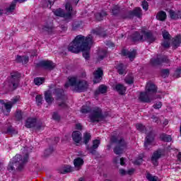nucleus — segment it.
Masks as SVG:
<instances>
[{
  "instance_id": "obj_20",
  "label": "nucleus",
  "mask_w": 181,
  "mask_h": 181,
  "mask_svg": "<svg viewBox=\"0 0 181 181\" xmlns=\"http://www.w3.org/2000/svg\"><path fill=\"white\" fill-rule=\"evenodd\" d=\"M169 15H170V18L171 19H173V21H177V19H180V18H181L180 11H175L173 10H170Z\"/></svg>"
},
{
  "instance_id": "obj_56",
  "label": "nucleus",
  "mask_w": 181,
  "mask_h": 181,
  "mask_svg": "<svg viewBox=\"0 0 181 181\" xmlns=\"http://www.w3.org/2000/svg\"><path fill=\"white\" fill-rule=\"evenodd\" d=\"M153 122H158V119H159L158 117L153 116L152 117Z\"/></svg>"
},
{
  "instance_id": "obj_14",
  "label": "nucleus",
  "mask_w": 181,
  "mask_h": 181,
  "mask_svg": "<svg viewBox=\"0 0 181 181\" xmlns=\"http://www.w3.org/2000/svg\"><path fill=\"white\" fill-rule=\"evenodd\" d=\"M93 76V83L95 84H97V83H100V81H101V80L103 79V70L98 68V70L94 72Z\"/></svg>"
},
{
  "instance_id": "obj_62",
  "label": "nucleus",
  "mask_w": 181,
  "mask_h": 181,
  "mask_svg": "<svg viewBox=\"0 0 181 181\" xmlns=\"http://www.w3.org/2000/svg\"><path fill=\"white\" fill-rule=\"evenodd\" d=\"M118 159H119V158H115V159L113 160V161L115 162V163H117V162H118V161H117Z\"/></svg>"
},
{
  "instance_id": "obj_29",
  "label": "nucleus",
  "mask_w": 181,
  "mask_h": 181,
  "mask_svg": "<svg viewBox=\"0 0 181 181\" xmlns=\"http://www.w3.org/2000/svg\"><path fill=\"white\" fill-rule=\"evenodd\" d=\"M100 93L101 94H104L105 93H107V86H104V85H100L98 88V90H95V95L100 94Z\"/></svg>"
},
{
  "instance_id": "obj_27",
  "label": "nucleus",
  "mask_w": 181,
  "mask_h": 181,
  "mask_svg": "<svg viewBox=\"0 0 181 181\" xmlns=\"http://www.w3.org/2000/svg\"><path fill=\"white\" fill-rule=\"evenodd\" d=\"M131 15L132 16H136L137 18H141L142 16V10L141 8L137 7L134 8L133 11H131Z\"/></svg>"
},
{
  "instance_id": "obj_31",
  "label": "nucleus",
  "mask_w": 181,
  "mask_h": 181,
  "mask_svg": "<svg viewBox=\"0 0 181 181\" xmlns=\"http://www.w3.org/2000/svg\"><path fill=\"white\" fill-rule=\"evenodd\" d=\"M127 69V66H124V64H120L119 66H117V71L119 74H125L127 71H125Z\"/></svg>"
},
{
  "instance_id": "obj_47",
  "label": "nucleus",
  "mask_w": 181,
  "mask_h": 181,
  "mask_svg": "<svg viewBox=\"0 0 181 181\" xmlns=\"http://www.w3.org/2000/svg\"><path fill=\"white\" fill-rule=\"evenodd\" d=\"M127 175H129V176L134 175V173H135V169L134 168H129L127 171Z\"/></svg>"
},
{
  "instance_id": "obj_2",
  "label": "nucleus",
  "mask_w": 181,
  "mask_h": 181,
  "mask_svg": "<svg viewBox=\"0 0 181 181\" xmlns=\"http://www.w3.org/2000/svg\"><path fill=\"white\" fill-rule=\"evenodd\" d=\"M82 114H87L90 112L89 119L90 122H98L103 119L104 116L103 112L99 107H95L91 109L90 103H87L86 105H83L81 110Z\"/></svg>"
},
{
  "instance_id": "obj_38",
  "label": "nucleus",
  "mask_w": 181,
  "mask_h": 181,
  "mask_svg": "<svg viewBox=\"0 0 181 181\" xmlns=\"http://www.w3.org/2000/svg\"><path fill=\"white\" fill-rule=\"evenodd\" d=\"M105 56H107V51H105V50L100 51L98 52V59L103 60V59H104V57H105Z\"/></svg>"
},
{
  "instance_id": "obj_61",
  "label": "nucleus",
  "mask_w": 181,
  "mask_h": 181,
  "mask_svg": "<svg viewBox=\"0 0 181 181\" xmlns=\"http://www.w3.org/2000/svg\"><path fill=\"white\" fill-rule=\"evenodd\" d=\"M59 106L60 107H66V103H61V104H59Z\"/></svg>"
},
{
  "instance_id": "obj_41",
  "label": "nucleus",
  "mask_w": 181,
  "mask_h": 181,
  "mask_svg": "<svg viewBox=\"0 0 181 181\" xmlns=\"http://www.w3.org/2000/svg\"><path fill=\"white\" fill-rule=\"evenodd\" d=\"M35 100L37 105H40V104H42V102L43 101V97L42 96V95H38L36 96Z\"/></svg>"
},
{
  "instance_id": "obj_48",
  "label": "nucleus",
  "mask_w": 181,
  "mask_h": 181,
  "mask_svg": "<svg viewBox=\"0 0 181 181\" xmlns=\"http://www.w3.org/2000/svg\"><path fill=\"white\" fill-rule=\"evenodd\" d=\"M53 119H55L56 121H59L60 119V115L57 113H53L52 115Z\"/></svg>"
},
{
  "instance_id": "obj_40",
  "label": "nucleus",
  "mask_w": 181,
  "mask_h": 181,
  "mask_svg": "<svg viewBox=\"0 0 181 181\" xmlns=\"http://www.w3.org/2000/svg\"><path fill=\"white\" fill-rule=\"evenodd\" d=\"M124 80L127 84H132V83H134V77L132 75H129L127 77H126Z\"/></svg>"
},
{
  "instance_id": "obj_11",
  "label": "nucleus",
  "mask_w": 181,
  "mask_h": 181,
  "mask_svg": "<svg viewBox=\"0 0 181 181\" xmlns=\"http://www.w3.org/2000/svg\"><path fill=\"white\" fill-rule=\"evenodd\" d=\"M154 138H155V134H153V132H150L147 134L145 142H144V148H146V149H149L150 148H152V146H153Z\"/></svg>"
},
{
  "instance_id": "obj_59",
  "label": "nucleus",
  "mask_w": 181,
  "mask_h": 181,
  "mask_svg": "<svg viewBox=\"0 0 181 181\" xmlns=\"http://www.w3.org/2000/svg\"><path fill=\"white\" fill-rule=\"evenodd\" d=\"M25 1L26 0H14V2H16H16H19L20 4H22V2H25Z\"/></svg>"
},
{
  "instance_id": "obj_36",
  "label": "nucleus",
  "mask_w": 181,
  "mask_h": 181,
  "mask_svg": "<svg viewBox=\"0 0 181 181\" xmlns=\"http://www.w3.org/2000/svg\"><path fill=\"white\" fill-rule=\"evenodd\" d=\"M35 86H42L45 83V78H35L34 79Z\"/></svg>"
},
{
  "instance_id": "obj_23",
  "label": "nucleus",
  "mask_w": 181,
  "mask_h": 181,
  "mask_svg": "<svg viewBox=\"0 0 181 181\" xmlns=\"http://www.w3.org/2000/svg\"><path fill=\"white\" fill-rule=\"evenodd\" d=\"M74 168L71 165H65L59 169V173L64 175L66 173H70V172H73Z\"/></svg>"
},
{
  "instance_id": "obj_64",
  "label": "nucleus",
  "mask_w": 181,
  "mask_h": 181,
  "mask_svg": "<svg viewBox=\"0 0 181 181\" xmlns=\"http://www.w3.org/2000/svg\"><path fill=\"white\" fill-rule=\"evenodd\" d=\"M78 1H80V0H76V1H75V2H76V4H78Z\"/></svg>"
},
{
  "instance_id": "obj_5",
  "label": "nucleus",
  "mask_w": 181,
  "mask_h": 181,
  "mask_svg": "<svg viewBox=\"0 0 181 181\" xmlns=\"http://www.w3.org/2000/svg\"><path fill=\"white\" fill-rule=\"evenodd\" d=\"M156 90L155 84L148 82L146 86V91L140 93L139 100L142 103H152L155 100L153 94L156 93Z\"/></svg>"
},
{
  "instance_id": "obj_33",
  "label": "nucleus",
  "mask_w": 181,
  "mask_h": 181,
  "mask_svg": "<svg viewBox=\"0 0 181 181\" xmlns=\"http://www.w3.org/2000/svg\"><path fill=\"white\" fill-rule=\"evenodd\" d=\"M16 60L19 63L23 62L24 64H26V63H28V62H29V57H23H23L17 56Z\"/></svg>"
},
{
  "instance_id": "obj_9",
  "label": "nucleus",
  "mask_w": 181,
  "mask_h": 181,
  "mask_svg": "<svg viewBox=\"0 0 181 181\" xmlns=\"http://www.w3.org/2000/svg\"><path fill=\"white\" fill-rule=\"evenodd\" d=\"M66 11L68 13L65 14L62 8H58L54 11V15L56 16H60L61 18H65V19H70L71 18V12L73 11V7L70 3H66L65 5Z\"/></svg>"
},
{
  "instance_id": "obj_21",
  "label": "nucleus",
  "mask_w": 181,
  "mask_h": 181,
  "mask_svg": "<svg viewBox=\"0 0 181 181\" xmlns=\"http://www.w3.org/2000/svg\"><path fill=\"white\" fill-rule=\"evenodd\" d=\"M40 66H42V67H45V69H54L55 67V64L50 62V61H42L40 62Z\"/></svg>"
},
{
  "instance_id": "obj_3",
  "label": "nucleus",
  "mask_w": 181,
  "mask_h": 181,
  "mask_svg": "<svg viewBox=\"0 0 181 181\" xmlns=\"http://www.w3.org/2000/svg\"><path fill=\"white\" fill-rule=\"evenodd\" d=\"M69 87H72V90L76 93H83L87 90L88 85L84 80H79L76 76H69L68 81L65 83V88H69Z\"/></svg>"
},
{
  "instance_id": "obj_25",
  "label": "nucleus",
  "mask_w": 181,
  "mask_h": 181,
  "mask_svg": "<svg viewBox=\"0 0 181 181\" xmlns=\"http://www.w3.org/2000/svg\"><path fill=\"white\" fill-rule=\"evenodd\" d=\"M36 126V119L35 118H28L25 122L26 128H33Z\"/></svg>"
},
{
  "instance_id": "obj_43",
  "label": "nucleus",
  "mask_w": 181,
  "mask_h": 181,
  "mask_svg": "<svg viewBox=\"0 0 181 181\" xmlns=\"http://www.w3.org/2000/svg\"><path fill=\"white\" fill-rule=\"evenodd\" d=\"M141 6L143 9H144L145 11H148V8L149 6V5L148 4V1H142Z\"/></svg>"
},
{
  "instance_id": "obj_54",
  "label": "nucleus",
  "mask_w": 181,
  "mask_h": 181,
  "mask_svg": "<svg viewBox=\"0 0 181 181\" xmlns=\"http://www.w3.org/2000/svg\"><path fill=\"white\" fill-rule=\"evenodd\" d=\"M120 165L122 166H124V165H125V158H120Z\"/></svg>"
},
{
  "instance_id": "obj_1",
  "label": "nucleus",
  "mask_w": 181,
  "mask_h": 181,
  "mask_svg": "<svg viewBox=\"0 0 181 181\" xmlns=\"http://www.w3.org/2000/svg\"><path fill=\"white\" fill-rule=\"evenodd\" d=\"M101 32H103V30L101 28H98L93 30L87 37L77 35L73 42L69 44L68 47L69 51L72 53L83 52V56L87 60V59L90 58V50L93 45V39L94 36H101Z\"/></svg>"
},
{
  "instance_id": "obj_8",
  "label": "nucleus",
  "mask_w": 181,
  "mask_h": 181,
  "mask_svg": "<svg viewBox=\"0 0 181 181\" xmlns=\"http://www.w3.org/2000/svg\"><path fill=\"white\" fill-rule=\"evenodd\" d=\"M134 41L148 40V42H149L150 43H152V42H154V40H155V37L153 35H152V33H151L149 32L142 31L141 35L136 32L134 34Z\"/></svg>"
},
{
  "instance_id": "obj_35",
  "label": "nucleus",
  "mask_w": 181,
  "mask_h": 181,
  "mask_svg": "<svg viewBox=\"0 0 181 181\" xmlns=\"http://www.w3.org/2000/svg\"><path fill=\"white\" fill-rule=\"evenodd\" d=\"M146 179L148 181H160V179H159V177H158L157 176H153L149 173L146 175Z\"/></svg>"
},
{
  "instance_id": "obj_10",
  "label": "nucleus",
  "mask_w": 181,
  "mask_h": 181,
  "mask_svg": "<svg viewBox=\"0 0 181 181\" xmlns=\"http://www.w3.org/2000/svg\"><path fill=\"white\" fill-rule=\"evenodd\" d=\"M21 100L20 97H16L11 100L10 102L4 103V106L6 111H4L5 115H8L9 112H11V110H12V107L16 104V103H18V101Z\"/></svg>"
},
{
  "instance_id": "obj_60",
  "label": "nucleus",
  "mask_w": 181,
  "mask_h": 181,
  "mask_svg": "<svg viewBox=\"0 0 181 181\" xmlns=\"http://www.w3.org/2000/svg\"><path fill=\"white\" fill-rule=\"evenodd\" d=\"M177 159L178 160H181V153H179L177 155Z\"/></svg>"
},
{
  "instance_id": "obj_12",
  "label": "nucleus",
  "mask_w": 181,
  "mask_h": 181,
  "mask_svg": "<svg viewBox=\"0 0 181 181\" xmlns=\"http://www.w3.org/2000/svg\"><path fill=\"white\" fill-rule=\"evenodd\" d=\"M16 8V1H13L8 7L6 8H0V15H4V13H12L13 11H15Z\"/></svg>"
},
{
  "instance_id": "obj_39",
  "label": "nucleus",
  "mask_w": 181,
  "mask_h": 181,
  "mask_svg": "<svg viewBox=\"0 0 181 181\" xmlns=\"http://www.w3.org/2000/svg\"><path fill=\"white\" fill-rule=\"evenodd\" d=\"M106 15H107V13L103 11L100 13L96 14L95 18L97 21H103V18H104V16H105Z\"/></svg>"
},
{
  "instance_id": "obj_55",
  "label": "nucleus",
  "mask_w": 181,
  "mask_h": 181,
  "mask_svg": "<svg viewBox=\"0 0 181 181\" xmlns=\"http://www.w3.org/2000/svg\"><path fill=\"white\" fill-rule=\"evenodd\" d=\"M107 45L108 46V47H114L115 46L114 43L112 42H108Z\"/></svg>"
},
{
  "instance_id": "obj_26",
  "label": "nucleus",
  "mask_w": 181,
  "mask_h": 181,
  "mask_svg": "<svg viewBox=\"0 0 181 181\" xmlns=\"http://www.w3.org/2000/svg\"><path fill=\"white\" fill-rule=\"evenodd\" d=\"M45 99L47 104H52V103H53V97L52 96L51 90H47L45 93Z\"/></svg>"
},
{
  "instance_id": "obj_16",
  "label": "nucleus",
  "mask_w": 181,
  "mask_h": 181,
  "mask_svg": "<svg viewBox=\"0 0 181 181\" xmlns=\"http://www.w3.org/2000/svg\"><path fill=\"white\" fill-rule=\"evenodd\" d=\"M161 156L162 151L160 150H158L153 153L151 157V162L155 166L158 165V160Z\"/></svg>"
},
{
  "instance_id": "obj_28",
  "label": "nucleus",
  "mask_w": 181,
  "mask_h": 181,
  "mask_svg": "<svg viewBox=\"0 0 181 181\" xmlns=\"http://www.w3.org/2000/svg\"><path fill=\"white\" fill-rule=\"evenodd\" d=\"M181 44V35H177V37H175L173 41V47H179V46H180Z\"/></svg>"
},
{
  "instance_id": "obj_19",
  "label": "nucleus",
  "mask_w": 181,
  "mask_h": 181,
  "mask_svg": "<svg viewBox=\"0 0 181 181\" xmlns=\"http://www.w3.org/2000/svg\"><path fill=\"white\" fill-rule=\"evenodd\" d=\"M84 163V160L81 158H76L74 160V165L76 170H80Z\"/></svg>"
},
{
  "instance_id": "obj_63",
  "label": "nucleus",
  "mask_w": 181,
  "mask_h": 181,
  "mask_svg": "<svg viewBox=\"0 0 181 181\" xmlns=\"http://www.w3.org/2000/svg\"><path fill=\"white\" fill-rule=\"evenodd\" d=\"M78 181H84V178L83 177H81V178H79Z\"/></svg>"
},
{
  "instance_id": "obj_18",
  "label": "nucleus",
  "mask_w": 181,
  "mask_h": 181,
  "mask_svg": "<svg viewBox=\"0 0 181 181\" xmlns=\"http://www.w3.org/2000/svg\"><path fill=\"white\" fill-rule=\"evenodd\" d=\"M72 139L76 144H80L82 139L81 132L78 131H74L72 133Z\"/></svg>"
},
{
  "instance_id": "obj_7",
  "label": "nucleus",
  "mask_w": 181,
  "mask_h": 181,
  "mask_svg": "<svg viewBox=\"0 0 181 181\" xmlns=\"http://www.w3.org/2000/svg\"><path fill=\"white\" fill-rule=\"evenodd\" d=\"M21 78V74L18 72H12L11 76L6 84L12 90H16L19 86V80Z\"/></svg>"
},
{
  "instance_id": "obj_42",
  "label": "nucleus",
  "mask_w": 181,
  "mask_h": 181,
  "mask_svg": "<svg viewBox=\"0 0 181 181\" xmlns=\"http://www.w3.org/2000/svg\"><path fill=\"white\" fill-rule=\"evenodd\" d=\"M136 127L138 131H140L141 132H145V126H144L142 124H137Z\"/></svg>"
},
{
  "instance_id": "obj_15",
  "label": "nucleus",
  "mask_w": 181,
  "mask_h": 181,
  "mask_svg": "<svg viewBox=\"0 0 181 181\" xmlns=\"http://www.w3.org/2000/svg\"><path fill=\"white\" fill-rule=\"evenodd\" d=\"M122 54L123 56H127L130 60H134L135 56H136V50L133 49L132 51H128L127 49H123L122 51Z\"/></svg>"
},
{
  "instance_id": "obj_50",
  "label": "nucleus",
  "mask_w": 181,
  "mask_h": 181,
  "mask_svg": "<svg viewBox=\"0 0 181 181\" xmlns=\"http://www.w3.org/2000/svg\"><path fill=\"white\" fill-rule=\"evenodd\" d=\"M75 128H76V129H78V131H81V129H83V125H81V124H80V123H77L75 125Z\"/></svg>"
},
{
  "instance_id": "obj_52",
  "label": "nucleus",
  "mask_w": 181,
  "mask_h": 181,
  "mask_svg": "<svg viewBox=\"0 0 181 181\" xmlns=\"http://www.w3.org/2000/svg\"><path fill=\"white\" fill-rule=\"evenodd\" d=\"M163 77H167V76H169V69L163 70Z\"/></svg>"
},
{
  "instance_id": "obj_46",
  "label": "nucleus",
  "mask_w": 181,
  "mask_h": 181,
  "mask_svg": "<svg viewBox=\"0 0 181 181\" xmlns=\"http://www.w3.org/2000/svg\"><path fill=\"white\" fill-rule=\"evenodd\" d=\"M16 118H17L18 120L22 119V111L18 110L16 112Z\"/></svg>"
},
{
  "instance_id": "obj_44",
  "label": "nucleus",
  "mask_w": 181,
  "mask_h": 181,
  "mask_svg": "<svg viewBox=\"0 0 181 181\" xmlns=\"http://www.w3.org/2000/svg\"><path fill=\"white\" fill-rule=\"evenodd\" d=\"M54 4V0H48V1L46 3V7L47 8H52V5Z\"/></svg>"
},
{
  "instance_id": "obj_58",
  "label": "nucleus",
  "mask_w": 181,
  "mask_h": 181,
  "mask_svg": "<svg viewBox=\"0 0 181 181\" xmlns=\"http://www.w3.org/2000/svg\"><path fill=\"white\" fill-rule=\"evenodd\" d=\"M168 124H169V121H168V119H165L163 123V125L166 126L168 125Z\"/></svg>"
},
{
  "instance_id": "obj_51",
  "label": "nucleus",
  "mask_w": 181,
  "mask_h": 181,
  "mask_svg": "<svg viewBox=\"0 0 181 181\" xmlns=\"http://www.w3.org/2000/svg\"><path fill=\"white\" fill-rule=\"evenodd\" d=\"M119 173L120 175H122V176H125V175H127V171L125 170H124V169H119Z\"/></svg>"
},
{
  "instance_id": "obj_17",
  "label": "nucleus",
  "mask_w": 181,
  "mask_h": 181,
  "mask_svg": "<svg viewBox=\"0 0 181 181\" xmlns=\"http://www.w3.org/2000/svg\"><path fill=\"white\" fill-rule=\"evenodd\" d=\"M152 63L154 66H158L159 64H163V63H169V59L166 57L157 58L156 59H153Z\"/></svg>"
},
{
  "instance_id": "obj_4",
  "label": "nucleus",
  "mask_w": 181,
  "mask_h": 181,
  "mask_svg": "<svg viewBox=\"0 0 181 181\" xmlns=\"http://www.w3.org/2000/svg\"><path fill=\"white\" fill-rule=\"evenodd\" d=\"M23 151L25 153V156H22L19 154H17L12 158L8 166V170H13V169H15V166L17 169H18V170H21L22 168H23V165H25V163H26L29 159L28 148L24 147Z\"/></svg>"
},
{
  "instance_id": "obj_45",
  "label": "nucleus",
  "mask_w": 181,
  "mask_h": 181,
  "mask_svg": "<svg viewBox=\"0 0 181 181\" xmlns=\"http://www.w3.org/2000/svg\"><path fill=\"white\" fill-rule=\"evenodd\" d=\"M162 107V103L161 102H157L155 105H153V108L155 110H159V108Z\"/></svg>"
},
{
  "instance_id": "obj_37",
  "label": "nucleus",
  "mask_w": 181,
  "mask_h": 181,
  "mask_svg": "<svg viewBox=\"0 0 181 181\" xmlns=\"http://www.w3.org/2000/svg\"><path fill=\"white\" fill-rule=\"evenodd\" d=\"M144 155H141L139 156L134 162L133 163L134 165H141V163H142V162H144Z\"/></svg>"
},
{
  "instance_id": "obj_30",
  "label": "nucleus",
  "mask_w": 181,
  "mask_h": 181,
  "mask_svg": "<svg viewBox=\"0 0 181 181\" xmlns=\"http://www.w3.org/2000/svg\"><path fill=\"white\" fill-rule=\"evenodd\" d=\"M157 19H158V21H165L167 18L166 16V13L165 11H160L158 12V13L157 14L156 16Z\"/></svg>"
},
{
  "instance_id": "obj_32",
  "label": "nucleus",
  "mask_w": 181,
  "mask_h": 181,
  "mask_svg": "<svg viewBox=\"0 0 181 181\" xmlns=\"http://www.w3.org/2000/svg\"><path fill=\"white\" fill-rule=\"evenodd\" d=\"M160 138L162 141H164V142H170V141H172V136L165 134H161Z\"/></svg>"
},
{
  "instance_id": "obj_6",
  "label": "nucleus",
  "mask_w": 181,
  "mask_h": 181,
  "mask_svg": "<svg viewBox=\"0 0 181 181\" xmlns=\"http://www.w3.org/2000/svg\"><path fill=\"white\" fill-rule=\"evenodd\" d=\"M111 142L113 144H117V146L114 148V153L116 155H121V153H124V149L127 148V143H125V141L122 137H115L112 136L111 138Z\"/></svg>"
},
{
  "instance_id": "obj_53",
  "label": "nucleus",
  "mask_w": 181,
  "mask_h": 181,
  "mask_svg": "<svg viewBox=\"0 0 181 181\" xmlns=\"http://www.w3.org/2000/svg\"><path fill=\"white\" fill-rule=\"evenodd\" d=\"M45 125L43 124H37V129H42V128H44Z\"/></svg>"
},
{
  "instance_id": "obj_24",
  "label": "nucleus",
  "mask_w": 181,
  "mask_h": 181,
  "mask_svg": "<svg viewBox=\"0 0 181 181\" xmlns=\"http://www.w3.org/2000/svg\"><path fill=\"white\" fill-rule=\"evenodd\" d=\"M114 90L117 91V93H119V94L122 95L125 94V91H127V88L122 84H117L115 86Z\"/></svg>"
},
{
  "instance_id": "obj_22",
  "label": "nucleus",
  "mask_w": 181,
  "mask_h": 181,
  "mask_svg": "<svg viewBox=\"0 0 181 181\" xmlns=\"http://www.w3.org/2000/svg\"><path fill=\"white\" fill-rule=\"evenodd\" d=\"M101 141L98 139H95L93 142L92 148H89V152L92 153V155H95V149L100 146Z\"/></svg>"
},
{
  "instance_id": "obj_13",
  "label": "nucleus",
  "mask_w": 181,
  "mask_h": 181,
  "mask_svg": "<svg viewBox=\"0 0 181 181\" xmlns=\"http://www.w3.org/2000/svg\"><path fill=\"white\" fill-rule=\"evenodd\" d=\"M163 37L164 41L162 43V46L163 47L168 49V47L170 46V35L166 30L163 31Z\"/></svg>"
},
{
  "instance_id": "obj_34",
  "label": "nucleus",
  "mask_w": 181,
  "mask_h": 181,
  "mask_svg": "<svg viewBox=\"0 0 181 181\" xmlns=\"http://www.w3.org/2000/svg\"><path fill=\"white\" fill-rule=\"evenodd\" d=\"M90 139H91V134H90V133H84L83 134V142L86 145H87V144H88V142L90 141Z\"/></svg>"
},
{
  "instance_id": "obj_49",
  "label": "nucleus",
  "mask_w": 181,
  "mask_h": 181,
  "mask_svg": "<svg viewBox=\"0 0 181 181\" xmlns=\"http://www.w3.org/2000/svg\"><path fill=\"white\" fill-rule=\"evenodd\" d=\"M180 74H181V69H178L175 71V77L179 78L180 77Z\"/></svg>"
},
{
  "instance_id": "obj_57",
  "label": "nucleus",
  "mask_w": 181,
  "mask_h": 181,
  "mask_svg": "<svg viewBox=\"0 0 181 181\" xmlns=\"http://www.w3.org/2000/svg\"><path fill=\"white\" fill-rule=\"evenodd\" d=\"M4 104H5V102L4 100H0V108L4 107Z\"/></svg>"
}]
</instances>
